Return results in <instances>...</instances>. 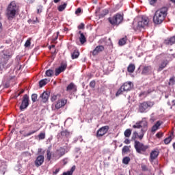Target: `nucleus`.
<instances>
[{"label":"nucleus","instance_id":"52","mask_svg":"<svg viewBox=\"0 0 175 175\" xmlns=\"http://www.w3.org/2000/svg\"><path fill=\"white\" fill-rule=\"evenodd\" d=\"M84 23H81L79 26H78V29H84Z\"/></svg>","mask_w":175,"mask_h":175},{"label":"nucleus","instance_id":"32","mask_svg":"<svg viewBox=\"0 0 175 175\" xmlns=\"http://www.w3.org/2000/svg\"><path fill=\"white\" fill-rule=\"evenodd\" d=\"M66 6H68V3H64V4L59 5L57 10L59 12H64V10H65L66 8Z\"/></svg>","mask_w":175,"mask_h":175},{"label":"nucleus","instance_id":"28","mask_svg":"<svg viewBox=\"0 0 175 175\" xmlns=\"http://www.w3.org/2000/svg\"><path fill=\"white\" fill-rule=\"evenodd\" d=\"M79 55H80V52H79L77 50H75L72 53L71 57L72 59H76L77 58H79Z\"/></svg>","mask_w":175,"mask_h":175},{"label":"nucleus","instance_id":"54","mask_svg":"<svg viewBox=\"0 0 175 175\" xmlns=\"http://www.w3.org/2000/svg\"><path fill=\"white\" fill-rule=\"evenodd\" d=\"M80 13H81V8H79L76 10L75 14H79Z\"/></svg>","mask_w":175,"mask_h":175},{"label":"nucleus","instance_id":"58","mask_svg":"<svg viewBox=\"0 0 175 175\" xmlns=\"http://www.w3.org/2000/svg\"><path fill=\"white\" fill-rule=\"evenodd\" d=\"M58 173H59V168H57L55 170V172H53V174H58Z\"/></svg>","mask_w":175,"mask_h":175},{"label":"nucleus","instance_id":"4","mask_svg":"<svg viewBox=\"0 0 175 175\" xmlns=\"http://www.w3.org/2000/svg\"><path fill=\"white\" fill-rule=\"evenodd\" d=\"M154 105H155V103H154V101H144L139 104L138 111L139 113H146V110H147L148 107H152Z\"/></svg>","mask_w":175,"mask_h":175},{"label":"nucleus","instance_id":"27","mask_svg":"<svg viewBox=\"0 0 175 175\" xmlns=\"http://www.w3.org/2000/svg\"><path fill=\"white\" fill-rule=\"evenodd\" d=\"M119 46H124L126 44V36H124V38L119 40L118 42Z\"/></svg>","mask_w":175,"mask_h":175},{"label":"nucleus","instance_id":"35","mask_svg":"<svg viewBox=\"0 0 175 175\" xmlns=\"http://www.w3.org/2000/svg\"><path fill=\"white\" fill-rule=\"evenodd\" d=\"M130 161H131V158L128 157L123 158L122 162L124 165H128V163H129Z\"/></svg>","mask_w":175,"mask_h":175},{"label":"nucleus","instance_id":"50","mask_svg":"<svg viewBox=\"0 0 175 175\" xmlns=\"http://www.w3.org/2000/svg\"><path fill=\"white\" fill-rule=\"evenodd\" d=\"M163 136V133L159 132L156 134V137H158V139H161Z\"/></svg>","mask_w":175,"mask_h":175},{"label":"nucleus","instance_id":"2","mask_svg":"<svg viewBox=\"0 0 175 175\" xmlns=\"http://www.w3.org/2000/svg\"><path fill=\"white\" fill-rule=\"evenodd\" d=\"M166 16H167V8L163 7L155 12L153 16V23L157 25L162 24L166 18Z\"/></svg>","mask_w":175,"mask_h":175},{"label":"nucleus","instance_id":"23","mask_svg":"<svg viewBox=\"0 0 175 175\" xmlns=\"http://www.w3.org/2000/svg\"><path fill=\"white\" fill-rule=\"evenodd\" d=\"M141 169L142 170V172H151L152 169L151 167H149L148 165L144 164V163H142L141 164Z\"/></svg>","mask_w":175,"mask_h":175},{"label":"nucleus","instance_id":"36","mask_svg":"<svg viewBox=\"0 0 175 175\" xmlns=\"http://www.w3.org/2000/svg\"><path fill=\"white\" fill-rule=\"evenodd\" d=\"M124 88L122 86L120 87V88L116 92V96H119V95H122V92H124Z\"/></svg>","mask_w":175,"mask_h":175},{"label":"nucleus","instance_id":"11","mask_svg":"<svg viewBox=\"0 0 175 175\" xmlns=\"http://www.w3.org/2000/svg\"><path fill=\"white\" fill-rule=\"evenodd\" d=\"M43 162H44V156L39 155L35 160L34 163L37 167H39V166H42V165H43Z\"/></svg>","mask_w":175,"mask_h":175},{"label":"nucleus","instance_id":"38","mask_svg":"<svg viewBox=\"0 0 175 175\" xmlns=\"http://www.w3.org/2000/svg\"><path fill=\"white\" fill-rule=\"evenodd\" d=\"M172 142V135H170L164 139L165 144H169Z\"/></svg>","mask_w":175,"mask_h":175},{"label":"nucleus","instance_id":"25","mask_svg":"<svg viewBox=\"0 0 175 175\" xmlns=\"http://www.w3.org/2000/svg\"><path fill=\"white\" fill-rule=\"evenodd\" d=\"M75 170H76V165H73L70 171L64 172L63 175H73V172H75Z\"/></svg>","mask_w":175,"mask_h":175},{"label":"nucleus","instance_id":"34","mask_svg":"<svg viewBox=\"0 0 175 175\" xmlns=\"http://www.w3.org/2000/svg\"><path fill=\"white\" fill-rule=\"evenodd\" d=\"M46 76H47V77H51L53 76H54V71L53 70H47L45 72Z\"/></svg>","mask_w":175,"mask_h":175},{"label":"nucleus","instance_id":"7","mask_svg":"<svg viewBox=\"0 0 175 175\" xmlns=\"http://www.w3.org/2000/svg\"><path fill=\"white\" fill-rule=\"evenodd\" d=\"M28 106H29V96H28L27 94H25L20 106V110L23 111V110H25Z\"/></svg>","mask_w":175,"mask_h":175},{"label":"nucleus","instance_id":"37","mask_svg":"<svg viewBox=\"0 0 175 175\" xmlns=\"http://www.w3.org/2000/svg\"><path fill=\"white\" fill-rule=\"evenodd\" d=\"M38 138H39V140H43L44 139H46V133H40L39 135H38Z\"/></svg>","mask_w":175,"mask_h":175},{"label":"nucleus","instance_id":"64","mask_svg":"<svg viewBox=\"0 0 175 175\" xmlns=\"http://www.w3.org/2000/svg\"><path fill=\"white\" fill-rule=\"evenodd\" d=\"M172 103H174L173 105L175 106V100H172Z\"/></svg>","mask_w":175,"mask_h":175},{"label":"nucleus","instance_id":"29","mask_svg":"<svg viewBox=\"0 0 175 175\" xmlns=\"http://www.w3.org/2000/svg\"><path fill=\"white\" fill-rule=\"evenodd\" d=\"M49 81H50V80H48L47 79H44L40 81V82H39L40 87V88L44 87V85H46V84H47V83H49Z\"/></svg>","mask_w":175,"mask_h":175},{"label":"nucleus","instance_id":"12","mask_svg":"<svg viewBox=\"0 0 175 175\" xmlns=\"http://www.w3.org/2000/svg\"><path fill=\"white\" fill-rule=\"evenodd\" d=\"M66 103H68V100L66 99L62 98L58 100L55 104V109L58 110L59 109H61V107H64Z\"/></svg>","mask_w":175,"mask_h":175},{"label":"nucleus","instance_id":"39","mask_svg":"<svg viewBox=\"0 0 175 175\" xmlns=\"http://www.w3.org/2000/svg\"><path fill=\"white\" fill-rule=\"evenodd\" d=\"M36 132H38V130L32 131L27 134L23 135V136L24 137H28V136H31V135H33V133H36Z\"/></svg>","mask_w":175,"mask_h":175},{"label":"nucleus","instance_id":"59","mask_svg":"<svg viewBox=\"0 0 175 175\" xmlns=\"http://www.w3.org/2000/svg\"><path fill=\"white\" fill-rule=\"evenodd\" d=\"M64 165H66V163H68V159H64L62 160Z\"/></svg>","mask_w":175,"mask_h":175},{"label":"nucleus","instance_id":"44","mask_svg":"<svg viewBox=\"0 0 175 175\" xmlns=\"http://www.w3.org/2000/svg\"><path fill=\"white\" fill-rule=\"evenodd\" d=\"M139 136V133H137V132L135 131L133 133V136H132V140H136V139Z\"/></svg>","mask_w":175,"mask_h":175},{"label":"nucleus","instance_id":"21","mask_svg":"<svg viewBox=\"0 0 175 175\" xmlns=\"http://www.w3.org/2000/svg\"><path fill=\"white\" fill-rule=\"evenodd\" d=\"M165 44H167V46H172V44H174L175 43V36L171 37L169 39H167L164 42Z\"/></svg>","mask_w":175,"mask_h":175},{"label":"nucleus","instance_id":"18","mask_svg":"<svg viewBox=\"0 0 175 175\" xmlns=\"http://www.w3.org/2000/svg\"><path fill=\"white\" fill-rule=\"evenodd\" d=\"M65 153H66L65 148L60 147L59 149L56 150V157L57 158H58V159H59V158H61L62 157H64Z\"/></svg>","mask_w":175,"mask_h":175},{"label":"nucleus","instance_id":"53","mask_svg":"<svg viewBox=\"0 0 175 175\" xmlns=\"http://www.w3.org/2000/svg\"><path fill=\"white\" fill-rule=\"evenodd\" d=\"M157 1L158 0H149V3L150 5H155V3H157Z\"/></svg>","mask_w":175,"mask_h":175},{"label":"nucleus","instance_id":"15","mask_svg":"<svg viewBox=\"0 0 175 175\" xmlns=\"http://www.w3.org/2000/svg\"><path fill=\"white\" fill-rule=\"evenodd\" d=\"M123 91H131L133 88V83L132 82H125L122 85Z\"/></svg>","mask_w":175,"mask_h":175},{"label":"nucleus","instance_id":"40","mask_svg":"<svg viewBox=\"0 0 175 175\" xmlns=\"http://www.w3.org/2000/svg\"><path fill=\"white\" fill-rule=\"evenodd\" d=\"M107 14H109V10L105 9L103 10V13L100 14V17H105V16H107Z\"/></svg>","mask_w":175,"mask_h":175},{"label":"nucleus","instance_id":"45","mask_svg":"<svg viewBox=\"0 0 175 175\" xmlns=\"http://www.w3.org/2000/svg\"><path fill=\"white\" fill-rule=\"evenodd\" d=\"M133 128H134V129H142L141 126H140V123H139V122H136L135 124H134L133 126Z\"/></svg>","mask_w":175,"mask_h":175},{"label":"nucleus","instance_id":"9","mask_svg":"<svg viewBox=\"0 0 175 175\" xmlns=\"http://www.w3.org/2000/svg\"><path fill=\"white\" fill-rule=\"evenodd\" d=\"M67 67L68 64L66 63H62L61 66L58 68L55 69V76H58L60 73H62V72L65 71Z\"/></svg>","mask_w":175,"mask_h":175},{"label":"nucleus","instance_id":"47","mask_svg":"<svg viewBox=\"0 0 175 175\" xmlns=\"http://www.w3.org/2000/svg\"><path fill=\"white\" fill-rule=\"evenodd\" d=\"M31 46V39L27 40L25 43V47H29Z\"/></svg>","mask_w":175,"mask_h":175},{"label":"nucleus","instance_id":"33","mask_svg":"<svg viewBox=\"0 0 175 175\" xmlns=\"http://www.w3.org/2000/svg\"><path fill=\"white\" fill-rule=\"evenodd\" d=\"M131 135H132V130L130 129H127L124 131L125 137H131Z\"/></svg>","mask_w":175,"mask_h":175},{"label":"nucleus","instance_id":"55","mask_svg":"<svg viewBox=\"0 0 175 175\" xmlns=\"http://www.w3.org/2000/svg\"><path fill=\"white\" fill-rule=\"evenodd\" d=\"M59 35V31H57L56 33V36H55V38H53V40H55V41L57 40V39H58Z\"/></svg>","mask_w":175,"mask_h":175},{"label":"nucleus","instance_id":"56","mask_svg":"<svg viewBox=\"0 0 175 175\" xmlns=\"http://www.w3.org/2000/svg\"><path fill=\"white\" fill-rule=\"evenodd\" d=\"M124 144H131V141L128 139H126L124 141Z\"/></svg>","mask_w":175,"mask_h":175},{"label":"nucleus","instance_id":"30","mask_svg":"<svg viewBox=\"0 0 175 175\" xmlns=\"http://www.w3.org/2000/svg\"><path fill=\"white\" fill-rule=\"evenodd\" d=\"M60 133L61 136H64L65 137H69L70 136V132L68 130L62 131Z\"/></svg>","mask_w":175,"mask_h":175},{"label":"nucleus","instance_id":"49","mask_svg":"<svg viewBox=\"0 0 175 175\" xmlns=\"http://www.w3.org/2000/svg\"><path fill=\"white\" fill-rule=\"evenodd\" d=\"M150 91L148 92H143L139 94V96H143V95H144L145 96H147L148 95V94H150Z\"/></svg>","mask_w":175,"mask_h":175},{"label":"nucleus","instance_id":"63","mask_svg":"<svg viewBox=\"0 0 175 175\" xmlns=\"http://www.w3.org/2000/svg\"><path fill=\"white\" fill-rule=\"evenodd\" d=\"M21 94H24V90H21V91L19 92L18 95H20Z\"/></svg>","mask_w":175,"mask_h":175},{"label":"nucleus","instance_id":"43","mask_svg":"<svg viewBox=\"0 0 175 175\" xmlns=\"http://www.w3.org/2000/svg\"><path fill=\"white\" fill-rule=\"evenodd\" d=\"M175 77H172L170 79V81H169V85H174L175 83Z\"/></svg>","mask_w":175,"mask_h":175},{"label":"nucleus","instance_id":"10","mask_svg":"<svg viewBox=\"0 0 175 175\" xmlns=\"http://www.w3.org/2000/svg\"><path fill=\"white\" fill-rule=\"evenodd\" d=\"M159 155V150H152L150 154V159H149L150 162H154V161H155V159L158 158Z\"/></svg>","mask_w":175,"mask_h":175},{"label":"nucleus","instance_id":"5","mask_svg":"<svg viewBox=\"0 0 175 175\" xmlns=\"http://www.w3.org/2000/svg\"><path fill=\"white\" fill-rule=\"evenodd\" d=\"M150 23V19L146 16H142L140 20L138 21L137 27L134 28L135 31H140L142 28L144 27H148Z\"/></svg>","mask_w":175,"mask_h":175},{"label":"nucleus","instance_id":"20","mask_svg":"<svg viewBox=\"0 0 175 175\" xmlns=\"http://www.w3.org/2000/svg\"><path fill=\"white\" fill-rule=\"evenodd\" d=\"M40 98H42L43 103H46L49 100V98H50V92H44L40 96Z\"/></svg>","mask_w":175,"mask_h":175},{"label":"nucleus","instance_id":"46","mask_svg":"<svg viewBox=\"0 0 175 175\" xmlns=\"http://www.w3.org/2000/svg\"><path fill=\"white\" fill-rule=\"evenodd\" d=\"M146 132H147V131H144L141 130L140 135H138L139 140H142L143 139V137H144V133H146Z\"/></svg>","mask_w":175,"mask_h":175},{"label":"nucleus","instance_id":"62","mask_svg":"<svg viewBox=\"0 0 175 175\" xmlns=\"http://www.w3.org/2000/svg\"><path fill=\"white\" fill-rule=\"evenodd\" d=\"M61 0H53V2L55 3H58V2H59Z\"/></svg>","mask_w":175,"mask_h":175},{"label":"nucleus","instance_id":"13","mask_svg":"<svg viewBox=\"0 0 175 175\" xmlns=\"http://www.w3.org/2000/svg\"><path fill=\"white\" fill-rule=\"evenodd\" d=\"M105 50V46L102 45L97 46L91 53L93 57L98 55L99 53H102Z\"/></svg>","mask_w":175,"mask_h":175},{"label":"nucleus","instance_id":"24","mask_svg":"<svg viewBox=\"0 0 175 175\" xmlns=\"http://www.w3.org/2000/svg\"><path fill=\"white\" fill-rule=\"evenodd\" d=\"M135 69L136 66H135V64H130L127 67V71L129 72V73H133Z\"/></svg>","mask_w":175,"mask_h":175},{"label":"nucleus","instance_id":"19","mask_svg":"<svg viewBox=\"0 0 175 175\" xmlns=\"http://www.w3.org/2000/svg\"><path fill=\"white\" fill-rule=\"evenodd\" d=\"M161 125H162V122L157 121L156 122V124L152 126L151 133H155V132H157V131H158V129H159Z\"/></svg>","mask_w":175,"mask_h":175},{"label":"nucleus","instance_id":"41","mask_svg":"<svg viewBox=\"0 0 175 175\" xmlns=\"http://www.w3.org/2000/svg\"><path fill=\"white\" fill-rule=\"evenodd\" d=\"M129 151V146H124L122 149V154H125L126 152H128Z\"/></svg>","mask_w":175,"mask_h":175},{"label":"nucleus","instance_id":"22","mask_svg":"<svg viewBox=\"0 0 175 175\" xmlns=\"http://www.w3.org/2000/svg\"><path fill=\"white\" fill-rule=\"evenodd\" d=\"M151 70H152L151 66H145L142 70V75H148Z\"/></svg>","mask_w":175,"mask_h":175},{"label":"nucleus","instance_id":"16","mask_svg":"<svg viewBox=\"0 0 175 175\" xmlns=\"http://www.w3.org/2000/svg\"><path fill=\"white\" fill-rule=\"evenodd\" d=\"M66 91L67 92H70V91H72V92H77V86H76L75 84L72 82L66 87Z\"/></svg>","mask_w":175,"mask_h":175},{"label":"nucleus","instance_id":"48","mask_svg":"<svg viewBox=\"0 0 175 175\" xmlns=\"http://www.w3.org/2000/svg\"><path fill=\"white\" fill-rule=\"evenodd\" d=\"M95 85H96V82H95V81H92L90 83V87L91 88H94L95 87Z\"/></svg>","mask_w":175,"mask_h":175},{"label":"nucleus","instance_id":"31","mask_svg":"<svg viewBox=\"0 0 175 175\" xmlns=\"http://www.w3.org/2000/svg\"><path fill=\"white\" fill-rule=\"evenodd\" d=\"M52 155H53V153L51 152V150H50V148H49L46 150V159H47V161H51Z\"/></svg>","mask_w":175,"mask_h":175},{"label":"nucleus","instance_id":"3","mask_svg":"<svg viewBox=\"0 0 175 175\" xmlns=\"http://www.w3.org/2000/svg\"><path fill=\"white\" fill-rule=\"evenodd\" d=\"M134 147L138 154L148 155V152H147V150L150 148V146L148 145H144V144L135 140Z\"/></svg>","mask_w":175,"mask_h":175},{"label":"nucleus","instance_id":"26","mask_svg":"<svg viewBox=\"0 0 175 175\" xmlns=\"http://www.w3.org/2000/svg\"><path fill=\"white\" fill-rule=\"evenodd\" d=\"M79 42L81 44H84V43L87 42V38H85V36H84V33H81V36L79 37Z\"/></svg>","mask_w":175,"mask_h":175},{"label":"nucleus","instance_id":"8","mask_svg":"<svg viewBox=\"0 0 175 175\" xmlns=\"http://www.w3.org/2000/svg\"><path fill=\"white\" fill-rule=\"evenodd\" d=\"M109 129H110L109 126H103L100 127L96 132V137H102V136H105V135L109 132Z\"/></svg>","mask_w":175,"mask_h":175},{"label":"nucleus","instance_id":"1","mask_svg":"<svg viewBox=\"0 0 175 175\" xmlns=\"http://www.w3.org/2000/svg\"><path fill=\"white\" fill-rule=\"evenodd\" d=\"M19 7L17 5V3H16L14 1H11L5 11V15L8 18V20L12 21L16 16L17 15V13H18Z\"/></svg>","mask_w":175,"mask_h":175},{"label":"nucleus","instance_id":"57","mask_svg":"<svg viewBox=\"0 0 175 175\" xmlns=\"http://www.w3.org/2000/svg\"><path fill=\"white\" fill-rule=\"evenodd\" d=\"M10 57H12L10 55L3 54V58H6L7 59H9Z\"/></svg>","mask_w":175,"mask_h":175},{"label":"nucleus","instance_id":"51","mask_svg":"<svg viewBox=\"0 0 175 175\" xmlns=\"http://www.w3.org/2000/svg\"><path fill=\"white\" fill-rule=\"evenodd\" d=\"M57 96H58V94L52 96L51 98V102H55V100L57 99Z\"/></svg>","mask_w":175,"mask_h":175},{"label":"nucleus","instance_id":"42","mask_svg":"<svg viewBox=\"0 0 175 175\" xmlns=\"http://www.w3.org/2000/svg\"><path fill=\"white\" fill-rule=\"evenodd\" d=\"M31 100L32 102L35 103L36 100H38V94H33L31 95Z\"/></svg>","mask_w":175,"mask_h":175},{"label":"nucleus","instance_id":"60","mask_svg":"<svg viewBox=\"0 0 175 175\" xmlns=\"http://www.w3.org/2000/svg\"><path fill=\"white\" fill-rule=\"evenodd\" d=\"M0 32H2V23L0 22Z\"/></svg>","mask_w":175,"mask_h":175},{"label":"nucleus","instance_id":"14","mask_svg":"<svg viewBox=\"0 0 175 175\" xmlns=\"http://www.w3.org/2000/svg\"><path fill=\"white\" fill-rule=\"evenodd\" d=\"M139 125L141 126V131H147L148 128V122L146 118H143L141 121L139 122Z\"/></svg>","mask_w":175,"mask_h":175},{"label":"nucleus","instance_id":"61","mask_svg":"<svg viewBox=\"0 0 175 175\" xmlns=\"http://www.w3.org/2000/svg\"><path fill=\"white\" fill-rule=\"evenodd\" d=\"M37 13L39 14V13H42V10L40 9L37 10Z\"/></svg>","mask_w":175,"mask_h":175},{"label":"nucleus","instance_id":"6","mask_svg":"<svg viewBox=\"0 0 175 175\" xmlns=\"http://www.w3.org/2000/svg\"><path fill=\"white\" fill-rule=\"evenodd\" d=\"M124 20V16L120 14H117L112 17L108 18V21L111 25H120Z\"/></svg>","mask_w":175,"mask_h":175},{"label":"nucleus","instance_id":"17","mask_svg":"<svg viewBox=\"0 0 175 175\" xmlns=\"http://www.w3.org/2000/svg\"><path fill=\"white\" fill-rule=\"evenodd\" d=\"M169 65V61L167 60H163L161 62V63L159 65V68L157 70V72H162L163 69L166 68Z\"/></svg>","mask_w":175,"mask_h":175}]
</instances>
